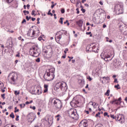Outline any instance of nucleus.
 Segmentation results:
<instances>
[{"mask_svg": "<svg viewBox=\"0 0 127 127\" xmlns=\"http://www.w3.org/2000/svg\"><path fill=\"white\" fill-rule=\"evenodd\" d=\"M31 116H32V117H33V120L31 121V122H34V121L35 120V119H36V116L34 115L33 114H32Z\"/></svg>", "mask_w": 127, "mask_h": 127, "instance_id": "30", "label": "nucleus"}, {"mask_svg": "<svg viewBox=\"0 0 127 127\" xmlns=\"http://www.w3.org/2000/svg\"><path fill=\"white\" fill-rule=\"evenodd\" d=\"M114 83H117V84L119 83V81H118V79L117 78L115 79Z\"/></svg>", "mask_w": 127, "mask_h": 127, "instance_id": "40", "label": "nucleus"}, {"mask_svg": "<svg viewBox=\"0 0 127 127\" xmlns=\"http://www.w3.org/2000/svg\"><path fill=\"white\" fill-rule=\"evenodd\" d=\"M110 90L109 89L107 90V92L105 93V95L108 96H110Z\"/></svg>", "mask_w": 127, "mask_h": 127, "instance_id": "18", "label": "nucleus"}, {"mask_svg": "<svg viewBox=\"0 0 127 127\" xmlns=\"http://www.w3.org/2000/svg\"><path fill=\"white\" fill-rule=\"evenodd\" d=\"M119 104H121V102H120V101H117L116 102H115V105H119Z\"/></svg>", "mask_w": 127, "mask_h": 127, "instance_id": "37", "label": "nucleus"}, {"mask_svg": "<svg viewBox=\"0 0 127 127\" xmlns=\"http://www.w3.org/2000/svg\"><path fill=\"white\" fill-rule=\"evenodd\" d=\"M61 89L63 92H66L67 91V89H68V87L67 86V84L64 82H59L56 84L55 90L57 91Z\"/></svg>", "mask_w": 127, "mask_h": 127, "instance_id": "3", "label": "nucleus"}, {"mask_svg": "<svg viewBox=\"0 0 127 127\" xmlns=\"http://www.w3.org/2000/svg\"><path fill=\"white\" fill-rule=\"evenodd\" d=\"M10 118H12V119H14V114H13V112H12L10 115Z\"/></svg>", "mask_w": 127, "mask_h": 127, "instance_id": "25", "label": "nucleus"}, {"mask_svg": "<svg viewBox=\"0 0 127 127\" xmlns=\"http://www.w3.org/2000/svg\"><path fill=\"white\" fill-rule=\"evenodd\" d=\"M54 6H55V5H54V4H53L51 6V8H53L54 7Z\"/></svg>", "mask_w": 127, "mask_h": 127, "instance_id": "62", "label": "nucleus"}, {"mask_svg": "<svg viewBox=\"0 0 127 127\" xmlns=\"http://www.w3.org/2000/svg\"><path fill=\"white\" fill-rule=\"evenodd\" d=\"M85 112L86 113L87 115H89V111H85Z\"/></svg>", "mask_w": 127, "mask_h": 127, "instance_id": "63", "label": "nucleus"}, {"mask_svg": "<svg viewBox=\"0 0 127 127\" xmlns=\"http://www.w3.org/2000/svg\"><path fill=\"white\" fill-rule=\"evenodd\" d=\"M87 79H88V81H89V82H91V81H92V77L90 76V75H87L86 76Z\"/></svg>", "mask_w": 127, "mask_h": 127, "instance_id": "21", "label": "nucleus"}, {"mask_svg": "<svg viewBox=\"0 0 127 127\" xmlns=\"http://www.w3.org/2000/svg\"><path fill=\"white\" fill-rule=\"evenodd\" d=\"M62 58L65 59L66 58V55H64L62 57Z\"/></svg>", "mask_w": 127, "mask_h": 127, "instance_id": "54", "label": "nucleus"}, {"mask_svg": "<svg viewBox=\"0 0 127 127\" xmlns=\"http://www.w3.org/2000/svg\"><path fill=\"white\" fill-rule=\"evenodd\" d=\"M116 121L120 122L121 124L125 123V116L122 114H117L116 115Z\"/></svg>", "mask_w": 127, "mask_h": 127, "instance_id": "9", "label": "nucleus"}, {"mask_svg": "<svg viewBox=\"0 0 127 127\" xmlns=\"http://www.w3.org/2000/svg\"><path fill=\"white\" fill-rule=\"evenodd\" d=\"M61 13H65V9H64V8L61 9Z\"/></svg>", "mask_w": 127, "mask_h": 127, "instance_id": "38", "label": "nucleus"}, {"mask_svg": "<svg viewBox=\"0 0 127 127\" xmlns=\"http://www.w3.org/2000/svg\"><path fill=\"white\" fill-rule=\"evenodd\" d=\"M76 24L78 25L79 27H82L83 26V20H79L76 22Z\"/></svg>", "mask_w": 127, "mask_h": 127, "instance_id": "13", "label": "nucleus"}, {"mask_svg": "<svg viewBox=\"0 0 127 127\" xmlns=\"http://www.w3.org/2000/svg\"><path fill=\"white\" fill-rule=\"evenodd\" d=\"M96 48V45H95V43H92L91 45H88L86 47V51H89V52H96V51L94 50Z\"/></svg>", "mask_w": 127, "mask_h": 127, "instance_id": "8", "label": "nucleus"}, {"mask_svg": "<svg viewBox=\"0 0 127 127\" xmlns=\"http://www.w3.org/2000/svg\"><path fill=\"white\" fill-rule=\"evenodd\" d=\"M36 62H38V63H39V62H40V58H38V59H37L36 60Z\"/></svg>", "mask_w": 127, "mask_h": 127, "instance_id": "34", "label": "nucleus"}, {"mask_svg": "<svg viewBox=\"0 0 127 127\" xmlns=\"http://www.w3.org/2000/svg\"><path fill=\"white\" fill-rule=\"evenodd\" d=\"M54 16L55 17V19H57V17H56V14H54Z\"/></svg>", "mask_w": 127, "mask_h": 127, "instance_id": "61", "label": "nucleus"}, {"mask_svg": "<svg viewBox=\"0 0 127 127\" xmlns=\"http://www.w3.org/2000/svg\"><path fill=\"white\" fill-rule=\"evenodd\" d=\"M79 127H88V122L86 120L81 121L79 124Z\"/></svg>", "mask_w": 127, "mask_h": 127, "instance_id": "10", "label": "nucleus"}, {"mask_svg": "<svg viewBox=\"0 0 127 127\" xmlns=\"http://www.w3.org/2000/svg\"><path fill=\"white\" fill-rule=\"evenodd\" d=\"M41 91H40V90L39 89H37V94L38 95H40V94H41Z\"/></svg>", "mask_w": 127, "mask_h": 127, "instance_id": "32", "label": "nucleus"}, {"mask_svg": "<svg viewBox=\"0 0 127 127\" xmlns=\"http://www.w3.org/2000/svg\"><path fill=\"white\" fill-rule=\"evenodd\" d=\"M68 115L70 118H71L73 120H76L79 119V116L78 115V114H77L76 110L74 109H70L68 111Z\"/></svg>", "mask_w": 127, "mask_h": 127, "instance_id": "5", "label": "nucleus"}, {"mask_svg": "<svg viewBox=\"0 0 127 127\" xmlns=\"http://www.w3.org/2000/svg\"><path fill=\"white\" fill-rule=\"evenodd\" d=\"M51 72L52 75H54V72H55V68H52L49 70V72Z\"/></svg>", "mask_w": 127, "mask_h": 127, "instance_id": "16", "label": "nucleus"}, {"mask_svg": "<svg viewBox=\"0 0 127 127\" xmlns=\"http://www.w3.org/2000/svg\"><path fill=\"white\" fill-rule=\"evenodd\" d=\"M70 1L72 3H75V2H76V0H70Z\"/></svg>", "mask_w": 127, "mask_h": 127, "instance_id": "44", "label": "nucleus"}, {"mask_svg": "<svg viewBox=\"0 0 127 127\" xmlns=\"http://www.w3.org/2000/svg\"><path fill=\"white\" fill-rule=\"evenodd\" d=\"M120 87V84H117V85H115V88H116L117 90L121 89V87Z\"/></svg>", "mask_w": 127, "mask_h": 127, "instance_id": "27", "label": "nucleus"}, {"mask_svg": "<svg viewBox=\"0 0 127 127\" xmlns=\"http://www.w3.org/2000/svg\"><path fill=\"white\" fill-rule=\"evenodd\" d=\"M35 34V31L30 30L28 31L27 35L30 36V37H34Z\"/></svg>", "mask_w": 127, "mask_h": 127, "instance_id": "11", "label": "nucleus"}, {"mask_svg": "<svg viewBox=\"0 0 127 127\" xmlns=\"http://www.w3.org/2000/svg\"><path fill=\"white\" fill-rule=\"evenodd\" d=\"M117 101H118L119 102H120V103H121V101H122V97H120Z\"/></svg>", "mask_w": 127, "mask_h": 127, "instance_id": "48", "label": "nucleus"}, {"mask_svg": "<svg viewBox=\"0 0 127 127\" xmlns=\"http://www.w3.org/2000/svg\"><path fill=\"white\" fill-rule=\"evenodd\" d=\"M76 11H77V12H76V13L77 14H79V13H80V11H79V8H76Z\"/></svg>", "mask_w": 127, "mask_h": 127, "instance_id": "43", "label": "nucleus"}, {"mask_svg": "<svg viewBox=\"0 0 127 127\" xmlns=\"http://www.w3.org/2000/svg\"><path fill=\"white\" fill-rule=\"evenodd\" d=\"M16 57H20V55L19 54V53H18V54L16 55Z\"/></svg>", "mask_w": 127, "mask_h": 127, "instance_id": "50", "label": "nucleus"}, {"mask_svg": "<svg viewBox=\"0 0 127 127\" xmlns=\"http://www.w3.org/2000/svg\"><path fill=\"white\" fill-rule=\"evenodd\" d=\"M49 104L53 105L57 111H61V109H62V101H61L59 99H50Z\"/></svg>", "mask_w": 127, "mask_h": 127, "instance_id": "1", "label": "nucleus"}, {"mask_svg": "<svg viewBox=\"0 0 127 127\" xmlns=\"http://www.w3.org/2000/svg\"><path fill=\"white\" fill-rule=\"evenodd\" d=\"M57 38V39H59V40H60V39H61V38H62V34H60L59 36H58Z\"/></svg>", "mask_w": 127, "mask_h": 127, "instance_id": "23", "label": "nucleus"}, {"mask_svg": "<svg viewBox=\"0 0 127 127\" xmlns=\"http://www.w3.org/2000/svg\"><path fill=\"white\" fill-rule=\"evenodd\" d=\"M110 118H112V119H113V120H116V121H117V116H115L114 115H111Z\"/></svg>", "mask_w": 127, "mask_h": 127, "instance_id": "17", "label": "nucleus"}, {"mask_svg": "<svg viewBox=\"0 0 127 127\" xmlns=\"http://www.w3.org/2000/svg\"><path fill=\"white\" fill-rule=\"evenodd\" d=\"M31 14L35 16V15H36V14H35V10H32L31 12Z\"/></svg>", "mask_w": 127, "mask_h": 127, "instance_id": "33", "label": "nucleus"}, {"mask_svg": "<svg viewBox=\"0 0 127 127\" xmlns=\"http://www.w3.org/2000/svg\"><path fill=\"white\" fill-rule=\"evenodd\" d=\"M30 53L33 57H38V56L40 55L39 52L37 51V48L35 47L31 49Z\"/></svg>", "mask_w": 127, "mask_h": 127, "instance_id": "7", "label": "nucleus"}, {"mask_svg": "<svg viewBox=\"0 0 127 127\" xmlns=\"http://www.w3.org/2000/svg\"><path fill=\"white\" fill-rule=\"evenodd\" d=\"M44 88L45 89H48V85H47V84H45Z\"/></svg>", "mask_w": 127, "mask_h": 127, "instance_id": "46", "label": "nucleus"}, {"mask_svg": "<svg viewBox=\"0 0 127 127\" xmlns=\"http://www.w3.org/2000/svg\"><path fill=\"white\" fill-rule=\"evenodd\" d=\"M23 12V13H25V15H26V13H27V14H29V11L24 10Z\"/></svg>", "mask_w": 127, "mask_h": 127, "instance_id": "26", "label": "nucleus"}, {"mask_svg": "<svg viewBox=\"0 0 127 127\" xmlns=\"http://www.w3.org/2000/svg\"><path fill=\"white\" fill-rule=\"evenodd\" d=\"M26 19L27 20V21L29 20V17H28V16H26Z\"/></svg>", "mask_w": 127, "mask_h": 127, "instance_id": "52", "label": "nucleus"}, {"mask_svg": "<svg viewBox=\"0 0 127 127\" xmlns=\"http://www.w3.org/2000/svg\"><path fill=\"white\" fill-rule=\"evenodd\" d=\"M26 6H27V8L28 9H29V7H30V5H29V4H28L26 5Z\"/></svg>", "mask_w": 127, "mask_h": 127, "instance_id": "53", "label": "nucleus"}, {"mask_svg": "<svg viewBox=\"0 0 127 127\" xmlns=\"http://www.w3.org/2000/svg\"><path fill=\"white\" fill-rule=\"evenodd\" d=\"M35 18H32V21H35Z\"/></svg>", "mask_w": 127, "mask_h": 127, "instance_id": "64", "label": "nucleus"}, {"mask_svg": "<svg viewBox=\"0 0 127 127\" xmlns=\"http://www.w3.org/2000/svg\"><path fill=\"white\" fill-rule=\"evenodd\" d=\"M44 78L46 81H52L55 78V75L51 74L49 71L47 72V74L44 75Z\"/></svg>", "mask_w": 127, "mask_h": 127, "instance_id": "6", "label": "nucleus"}, {"mask_svg": "<svg viewBox=\"0 0 127 127\" xmlns=\"http://www.w3.org/2000/svg\"><path fill=\"white\" fill-rule=\"evenodd\" d=\"M47 92H48V88H45L44 93H47Z\"/></svg>", "mask_w": 127, "mask_h": 127, "instance_id": "35", "label": "nucleus"}, {"mask_svg": "<svg viewBox=\"0 0 127 127\" xmlns=\"http://www.w3.org/2000/svg\"><path fill=\"white\" fill-rule=\"evenodd\" d=\"M4 96H5L4 94H2V95H1V97H2L3 99H5V97H4Z\"/></svg>", "mask_w": 127, "mask_h": 127, "instance_id": "56", "label": "nucleus"}, {"mask_svg": "<svg viewBox=\"0 0 127 127\" xmlns=\"http://www.w3.org/2000/svg\"><path fill=\"white\" fill-rule=\"evenodd\" d=\"M25 22H26V20H25V19H24L22 21V23H24Z\"/></svg>", "mask_w": 127, "mask_h": 127, "instance_id": "51", "label": "nucleus"}, {"mask_svg": "<svg viewBox=\"0 0 127 127\" xmlns=\"http://www.w3.org/2000/svg\"><path fill=\"white\" fill-rule=\"evenodd\" d=\"M6 1L7 3H10L12 1L11 0H6Z\"/></svg>", "mask_w": 127, "mask_h": 127, "instance_id": "39", "label": "nucleus"}, {"mask_svg": "<svg viewBox=\"0 0 127 127\" xmlns=\"http://www.w3.org/2000/svg\"><path fill=\"white\" fill-rule=\"evenodd\" d=\"M18 112H19V109H17L16 110L14 111V113H17Z\"/></svg>", "mask_w": 127, "mask_h": 127, "instance_id": "60", "label": "nucleus"}, {"mask_svg": "<svg viewBox=\"0 0 127 127\" xmlns=\"http://www.w3.org/2000/svg\"><path fill=\"white\" fill-rule=\"evenodd\" d=\"M81 11H82L83 13H84V12H86V10L83 8H81Z\"/></svg>", "mask_w": 127, "mask_h": 127, "instance_id": "45", "label": "nucleus"}, {"mask_svg": "<svg viewBox=\"0 0 127 127\" xmlns=\"http://www.w3.org/2000/svg\"><path fill=\"white\" fill-rule=\"evenodd\" d=\"M102 79H105V80H106V81H109V80H110V77H103Z\"/></svg>", "mask_w": 127, "mask_h": 127, "instance_id": "28", "label": "nucleus"}, {"mask_svg": "<svg viewBox=\"0 0 127 127\" xmlns=\"http://www.w3.org/2000/svg\"><path fill=\"white\" fill-rule=\"evenodd\" d=\"M8 127H16V126H15V125H8Z\"/></svg>", "mask_w": 127, "mask_h": 127, "instance_id": "55", "label": "nucleus"}, {"mask_svg": "<svg viewBox=\"0 0 127 127\" xmlns=\"http://www.w3.org/2000/svg\"><path fill=\"white\" fill-rule=\"evenodd\" d=\"M68 50L69 49H68V48H66L65 50L64 51V54H66V53H67V51H68Z\"/></svg>", "mask_w": 127, "mask_h": 127, "instance_id": "36", "label": "nucleus"}, {"mask_svg": "<svg viewBox=\"0 0 127 127\" xmlns=\"http://www.w3.org/2000/svg\"><path fill=\"white\" fill-rule=\"evenodd\" d=\"M101 57L102 59H104V60H106V59L111 58V56L107 54H102L101 55Z\"/></svg>", "mask_w": 127, "mask_h": 127, "instance_id": "12", "label": "nucleus"}, {"mask_svg": "<svg viewBox=\"0 0 127 127\" xmlns=\"http://www.w3.org/2000/svg\"><path fill=\"white\" fill-rule=\"evenodd\" d=\"M100 115H101V113L100 112H98L97 114H96L95 117H99V116H100Z\"/></svg>", "mask_w": 127, "mask_h": 127, "instance_id": "42", "label": "nucleus"}, {"mask_svg": "<svg viewBox=\"0 0 127 127\" xmlns=\"http://www.w3.org/2000/svg\"><path fill=\"white\" fill-rule=\"evenodd\" d=\"M89 105H91V106H94V103H93V102H90Z\"/></svg>", "mask_w": 127, "mask_h": 127, "instance_id": "47", "label": "nucleus"}, {"mask_svg": "<svg viewBox=\"0 0 127 127\" xmlns=\"http://www.w3.org/2000/svg\"><path fill=\"white\" fill-rule=\"evenodd\" d=\"M64 19V18L61 17L60 18L59 22H60V23H61V24H63V20Z\"/></svg>", "mask_w": 127, "mask_h": 127, "instance_id": "19", "label": "nucleus"}, {"mask_svg": "<svg viewBox=\"0 0 127 127\" xmlns=\"http://www.w3.org/2000/svg\"><path fill=\"white\" fill-rule=\"evenodd\" d=\"M104 117H107V116H108V113L107 112H105L104 113Z\"/></svg>", "mask_w": 127, "mask_h": 127, "instance_id": "49", "label": "nucleus"}, {"mask_svg": "<svg viewBox=\"0 0 127 127\" xmlns=\"http://www.w3.org/2000/svg\"><path fill=\"white\" fill-rule=\"evenodd\" d=\"M20 107L21 109H22V108H24L25 107V104H20Z\"/></svg>", "mask_w": 127, "mask_h": 127, "instance_id": "31", "label": "nucleus"}, {"mask_svg": "<svg viewBox=\"0 0 127 127\" xmlns=\"http://www.w3.org/2000/svg\"><path fill=\"white\" fill-rule=\"evenodd\" d=\"M79 101H78L77 100H73L71 102H70V104L71 106H73V104H74L75 106V105H77V104H79Z\"/></svg>", "mask_w": 127, "mask_h": 127, "instance_id": "14", "label": "nucleus"}, {"mask_svg": "<svg viewBox=\"0 0 127 127\" xmlns=\"http://www.w3.org/2000/svg\"><path fill=\"white\" fill-rule=\"evenodd\" d=\"M50 11H51V9L49 10V11L48 12V15H51V16H53V14H52V13H51Z\"/></svg>", "mask_w": 127, "mask_h": 127, "instance_id": "22", "label": "nucleus"}, {"mask_svg": "<svg viewBox=\"0 0 127 127\" xmlns=\"http://www.w3.org/2000/svg\"><path fill=\"white\" fill-rule=\"evenodd\" d=\"M85 6H86V7H89V4H87V3H85L84 4Z\"/></svg>", "mask_w": 127, "mask_h": 127, "instance_id": "57", "label": "nucleus"}, {"mask_svg": "<svg viewBox=\"0 0 127 127\" xmlns=\"http://www.w3.org/2000/svg\"><path fill=\"white\" fill-rule=\"evenodd\" d=\"M117 101H118L117 99H114L113 100V101H112L111 102H110L111 104H112V105H114V104L116 103V102H117Z\"/></svg>", "mask_w": 127, "mask_h": 127, "instance_id": "20", "label": "nucleus"}, {"mask_svg": "<svg viewBox=\"0 0 127 127\" xmlns=\"http://www.w3.org/2000/svg\"><path fill=\"white\" fill-rule=\"evenodd\" d=\"M38 40H39V41H41L42 40V39H43L42 38V37L40 36L38 38Z\"/></svg>", "mask_w": 127, "mask_h": 127, "instance_id": "41", "label": "nucleus"}, {"mask_svg": "<svg viewBox=\"0 0 127 127\" xmlns=\"http://www.w3.org/2000/svg\"><path fill=\"white\" fill-rule=\"evenodd\" d=\"M14 94H15V95L16 96H17V95H19L20 92H19V91H17L15 90V91H14Z\"/></svg>", "mask_w": 127, "mask_h": 127, "instance_id": "29", "label": "nucleus"}, {"mask_svg": "<svg viewBox=\"0 0 127 127\" xmlns=\"http://www.w3.org/2000/svg\"><path fill=\"white\" fill-rule=\"evenodd\" d=\"M91 32H86V34L87 35H90V34H91Z\"/></svg>", "mask_w": 127, "mask_h": 127, "instance_id": "59", "label": "nucleus"}, {"mask_svg": "<svg viewBox=\"0 0 127 127\" xmlns=\"http://www.w3.org/2000/svg\"><path fill=\"white\" fill-rule=\"evenodd\" d=\"M114 12L119 15L124 13V3L122 2H118L114 4Z\"/></svg>", "mask_w": 127, "mask_h": 127, "instance_id": "2", "label": "nucleus"}, {"mask_svg": "<svg viewBox=\"0 0 127 127\" xmlns=\"http://www.w3.org/2000/svg\"><path fill=\"white\" fill-rule=\"evenodd\" d=\"M8 77L9 83L12 85H15L16 80H17V74L15 72H12L9 73Z\"/></svg>", "mask_w": 127, "mask_h": 127, "instance_id": "4", "label": "nucleus"}, {"mask_svg": "<svg viewBox=\"0 0 127 127\" xmlns=\"http://www.w3.org/2000/svg\"><path fill=\"white\" fill-rule=\"evenodd\" d=\"M60 32H61L62 34H63V33H64V34H65V35L67 34V31L62 30H61V31H59V32H58L56 34V35H58V33H59Z\"/></svg>", "mask_w": 127, "mask_h": 127, "instance_id": "15", "label": "nucleus"}, {"mask_svg": "<svg viewBox=\"0 0 127 127\" xmlns=\"http://www.w3.org/2000/svg\"><path fill=\"white\" fill-rule=\"evenodd\" d=\"M2 88H3V83L2 82L0 81V89H1Z\"/></svg>", "mask_w": 127, "mask_h": 127, "instance_id": "24", "label": "nucleus"}, {"mask_svg": "<svg viewBox=\"0 0 127 127\" xmlns=\"http://www.w3.org/2000/svg\"><path fill=\"white\" fill-rule=\"evenodd\" d=\"M8 109L9 110H11V109H12V106H9V107H8Z\"/></svg>", "mask_w": 127, "mask_h": 127, "instance_id": "58", "label": "nucleus"}]
</instances>
